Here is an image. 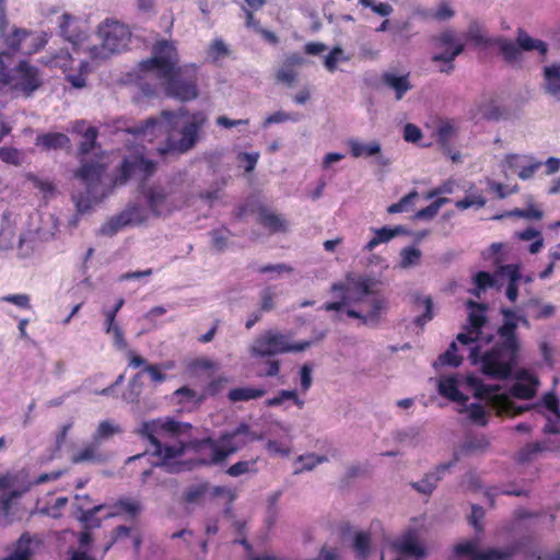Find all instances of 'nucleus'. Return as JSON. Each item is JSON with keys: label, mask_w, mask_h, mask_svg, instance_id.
<instances>
[{"label": "nucleus", "mask_w": 560, "mask_h": 560, "mask_svg": "<svg viewBox=\"0 0 560 560\" xmlns=\"http://www.w3.org/2000/svg\"><path fill=\"white\" fill-rule=\"evenodd\" d=\"M412 301L416 307V311L420 308L423 310L422 314L415 317L413 323L418 327H423L427 323H429L433 318V302L431 296L421 295L420 293L412 294Z\"/></svg>", "instance_id": "a878e982"}, {"label": "nucleus", "mask_w": 560, "mask_h": 560, "mask_svg": "<svg viewBox=\"0 0 560 560\" xmlns=\"http://www.w3.org/2000/svg\"><path fill=\"white\" fill-rule=\"evenodd\" d=\"M229 54V48L225 43L217 38L214 39L208 49V58L211 59L212 62H217L219 59L225 57Z\"/></svg>", "instance_id": "69168bd1"}, {"label": "nucleus", "mask_w": 560, "mask_h": 560, "mask_svg": "<svg viewBox=\"0 0 560 560\" xmlns=\"http://www.w3.org/2000/svg\"><path fill=\"white\" fill-rule=\"evenodd\" d=\"M417 198L418 192L416 190H412L406 196H404L398 202L392 203L387 208V212L390 214L408 212L415 206Z\"/></svg>", "instance_id": "de8ad7c7"}, {"label": "nucleus", "mask_w": 560, "mask_h": 560, "mask_svg": "<svg viewBox=\"0 0 560 560\" xmlns=\"http://www.w3.org/2000/svg\"><path fill=\"white\" fill-rule=\"evenodd\" d=\"M37 541L28 533H24L15 542L12 551L2 560H33Z\"/></svg>", "instance_id": "5701e85b"}, {"label": "nucleus", "mask_w": 560, "mask_h": 560, "mask_svg": "<svg viewBox=\"0 0 560 560\" xmlns=\"http://www.w3.org/2000/svg\"><path fill=\"white\" fill-rule=\"evenodd\" d=\"M139 195L153 217H166L179 209L183 202L179 185L174 180L143 183L139 186Z\"/></svg>", "instance_id": "0eeeda50"}, {"label": "nucleus", "mask_w": 560, "mask_h": 560, "mask_svg": "<svg viewBox=\"0 0 560 560\" xmlns=\"http://www.w3.org/2000/svg\"><path fill=\"white\" fill-rule=\"evenodd\" d=\"M156 171V162L145 158L143 154L135 153L122 158L117 166L113 185H125L130 179H136L143 184Z\"/></svg>", "instance_id": "2eb2a0df"}, {"label": "nucleus", "mask_w": 560, "mask_h": 560, "mask_svg": "<svg viewBox=\"0 0 560 560\" xmlns=\"http://www.w3.org/2000/svg\"><path fill=\"white\" fill-rule=\"evenodd\" d=\"M90 65L88 61L80 62V70L78 73H67L66 80L73 86L74 89H82L86 84V73L89 71Z\"/></svg>", "instance_id": "864d4df0"}, {"label": "nucleus", "mask_w": 560, "mask_h": 560, "mask_svg": "<svg viewBox=\"0 0 560 560\" xmlns=\"http://www.w3.org/2000/svg\"><path fill=\"white\" fill-rule=\"evenodd\" d=\"M257 271L259 273L270 275L269 279L275 280V279H278L283 273H291L293 271V268H292V266H290L288 264L280 262V264H275V265L268 264V265L260 266L257 269Z\"/></svg>", "instance_id": "603ef678"}, {"label": "nucleus", "mask_w": 560, "mask_h": 560, "mask_svg": "<svg viewBox=\"0 0 560 560\" xmlns=\"http://www.w3.org/2000/svg\"><path fill=\"white\" fill-rule=\"evenodd\" d=\"M539 412L547 411L546 424L542 431L545 433H559L560 432V401L553 392L546 393L540 402L536 406Z\"/></svg>", "instance_id": "6ab92c4d"}, {"label": "nucleus", "mask_w": 560, "mask_h": 560, "mask_svg": "<svg viewBox=\"0 0 560 560\" xmlns=\"http://www.w3.org/2000/svg\"><path fill=\"white\" fill-rule=\"evenodd\" d=\"M311 346V341L291 342L290 335L270 329L257 337L250 347L253 357H271L278 353L301 352Z\"/></svg>", "instance_id": "f8f14e48"}, {"label": "nucleus", "mask_w": 560, "mask_h": 560, "mask_svg": "<svg viewBox=\"0 0 560 560\" xmlns=\"http://www.w3.org/2000/svg\"><path fill=\"white\" fill-rule=\"evenodd\" d=\"M488 447V441L485 438H468L464 441L462 450L465 453L482 452Z\"/></svg>", "instance_id": "774afa93"}, {"label": "nucleus", "mask_w": 560, "mask_h": 560, "mask_svg": "<svg viewBox=\"0 0 560 560\" xmlns=\"http://www.w3.org/2000/svg\"><path fill=\"white\" fill-rule=\"evenodd\" d=\"M121 428L109 420L101 421L92 435V442L98 447L115 434L121 433Z\"/></svg>", "instance_id": "c9c22d12"}, {"label": "nucleus", "mask_w": 560, "mask_h": 560, "mask_svg": "<svg viewBox=\"0 0 560 560\" xmlns=\"http://www.w3.org/2000/svg\"><path fill=\"white\" fill-rule=\"evenodd\" d=\"M163 81V89L167 96L188 102L198 96L197 67L186 65L174 70L172 74L160 78Z\"/></svg>", "instance_id": "ddd939ff"}, {"label": "nucleus", "mask_w": 560, "mask_h": 560, "mask_svg": "<svg viewBox=\"0 0 560 560\" xmlns=\"http://www.w3.org/2000/svg\"><path fill=\"white\" fill-rule=\"evenodd\" d=\"M260 223L271 233L285 231V221L278 214L262 209L259 212Z\"/></svg>", "instance_id": "ea45409f"}, {"label": "nucleus", "mask_w": 560, "mask_h": 560, "mask_svg": "<svg viewBox=\"0 0 560 560\" xmlns=\"http://www.w3.org/2000/svg\"><path fill=\"white\" fill-rule=\"evenodd\" d=\"M298 79V72L295 69L282 63V66L276 72V80L279 83L285 85H292Z\"/></svg>", "instance_id": "338daca9"}, {"label": "nucleus", "mask_w": 560, "mask_h": 560, "mask_svg": "<svg viewBox=\"0 0 560 560\" xmlns=\"http://www.w3.org/2000/svg\"><path fill=\"white\" fill-rule=\"evenodd\" d=\"M395 548L402 555L413 556V557H422L424 556V550L418 542L416 536L412 533H407L402 535L395 541Z\"/></svg>", "instance_id": "7c9ffc66"}, {"label": "nucleus", "mask_w": 560, "mask_h": 560, "mask_svg": "<svg viewBox=\"0 0 560 560\" xmlns=\"http://www.w3.org/2000/svg\"><path fill=\"white\" fill-rule=\"evenodd\" d=\"M460 381L456 375L441 376L438 383L439 394L459 405V412L467 413L470 421L478 425H486L488 411L480 402H468L469 398L459 389Z\"/></svg>", "instance_id": "9d476101"}, {"label": "nucleus", "mask_w": 560, "mask_h": 560, "mask_svg": "<svg viewBox=\"0 0 560 560\" xmlns=\"http://www.w3.org/2000/svg\"><path fill=\"white\" fill-rule=\"evenodd\" d=\"M256 463V459L240 460L231 465L228 468L226 474L231 477H240L244 474H255L257 471Z\"/></svg>", "instance_id": "8fccbe9b"}, {"label": "nucleus", "mask_w": 560, "mask_h": 560, "mask_svg": "<svg viewBox=\"0 0 560 560\" xmlns=\"http://www.w3.org/2000/svg\"><path fill=\"white\" fill-rule=\"evenodd\" d=\"M463 362V355L458 354V347L456 341H452L447 350L439 355L434 362V368L452 366L457 368Z\"/></svg>", "instance_id": "e433bc0d"}, {"label": "nucleus", "mask_w": 560, "mask_h": 560, "mask_svg": "<svg viewBox=\"0 0 560 560\" xmlns=\"http://www.w3.org/2000/svg\"><path fill=\"white\" fill-rule=\"evenodd\" d=\"M516 43L522 51L537 50L539 55L546 56L548 52V45L544 40L530 37L524 30L518 28Z\"/></svg>", "instance_id": "473e14b6"}, {"label": "nucleus", "mask_w": 560, "mask_h": 560, "mask_svg": "<svg viewBox=\"0 0 560 560\" xmlns=\"http://www.w3.org/2000/svg\"><path fill=\"white\" fill-rule=\"evenodd\" d=\"M331 292L338 301L327 302L322 310L341 312L350 318L360 319L362 325L376 327L388 306L387 299L378 291V281L370 275L349 272L343 282H335Z\"/></svg>", "instance_id": "7ed1b4c3"}, {"label": "nucleus", "mask_w": 560, "mask_h": 560, "mask_svg": "<svg viewBox=\"0 0 560 560\" xmlns=\"http://www.w3.org/2000/svg\"><path fill=\"white\" fill-rule=\"evenodd\" d=\"M127 224L120 219V214L112 217L107 220L100 229V234L106 236H113L121 229L126 228Z\"/></svg>", "instance_id": "4d7b16f0"}, {"label": "nucleus", "mask_w": 560, "mask_h": 560, "mask_svg": "<svg viewBox=\"0 0 560 560\" xmlns=\"http://www.w3.org/2000/svg\"><path fill=\"white\" fill-rule=\"evenodd\" d=\"M148 374L150 380L154 384H162L166 381L167 376L158 364H148L140 372H138L135 377L131 380L129 386L131 388V395L137 398L140 395L141 388L138 385V381L144 375Z\"/></svg>", "instance_id": "b1692460"}, {"label": "nucleus", "mask_w": 560, "mask_h": 560, "mask_svg": "<svg viewBox=\"0 0 560 560\" xmlns=\"http://www.w3.org/2000/svg\"><path fill=\"white\" fill-rule=\"evenodd\" d=\"M458 460V456L455 454L454 459L439 464L434 467L433 470L427 472L423 478L419 481H413L410 483L413 490L423 495H431L435 490L439 481H441L445 475L451 470V468Z\"/></svg>", "instance_id": "f3484780"}, {"label": "nucleus", "mask_w": 560, "mask_h": 560, "mask_svg": "<svg viewBox=\"0 0 560 560\" xmlns=\"http://www.w3.org/2000/svg\"><path fill=\"white\" fill-rule=\"evenodd\" d=\"M468 324L456 336V341L469 347L468 358L472 365H479L485 375L493 378L506 380L513 376L517 365L520 342L516 336L517 311L502 307V325L498 328L499 341L491 349L482 350V346L492 340L491 336H485L482 328L487 324L486 304L472 300L466 303Z\"/></svg>", "instance_id": "f257e3e1"}, {"label": "nucleus", "mask_w": 560, "mask_h": 560, "mask_svg": "<svg viewBox=\"0 0 560 560\" xmlns=\"http://www.w3.org/2000/svg\"><path fill=\"white\" fill-rule=\"evenodd\" d=\"M529 160L530 155L508 154L504 159L503 167L517 173Z\"/></svg>", "instance_id": "0e129e2a"}, {"label": "nucleus", "mask_w": 560, "mask_h": 560, "mask_svg": "<svg viewBox=\"0 0 560 560\" xmlns=\"http://www.w3.org/2000/svg\"><path fill=\"white\" fill-rule=\"evenodd\" d=\"M279 294L277 285H267L259 292L260 310L262 312H270L276 307L275 300Z\"/></svg>", "instance_id": "a18cd8bd"}, {"label": "nucleus", "mask_w": 560, "mask_h": 560, "mask_svg": "<svg viewBox=\"0 0 560 560\" xmlns=\"http://www.w3.org/2000/svg\"><path fill=\"white\" fill-rule=\"evenodd\" d=\"M327 460L325 456H318L315 454H306L299 456L296 465L301 464V467H295L294 474H301L302 471L312 470L318 464Z\"/></svg>", "instance_id": "3c124183"}, {"label": "nucleus", "mask_w": 560, "mask_h": 560, "mask_svg": "<svg viewBox=\"0 0 560 560\" xmlns=\"http://www.w3.org/2000/svg\"><path fill=\"white\" fill-rule=\"evenodd\" d=\"M500 277L508 278V283H520L522 279L520 266L515 264L501 266L498 270V278Z\"/></svg>", "instance_id": "680f3d73"}, {"label": "nucleus", "mask_w": 560, "mask_h": 560, "mask_svg": "<svg viewBox=\"0 0 560 560\" xmlns=\"http://www.w3.org/2000/svg\"><path fill=\"white\" fill-rule=\"evenodd\" d=\"M348 57L343 56V49L339 46L334 47L324 59V66L329 72L337 69L339 61H347Z\"/></svg>", "instance_id": "13d9d810"}, {"label": "nucleus", "mask_w": 560, "mask_h": 560, "mask_svg": "<svg viewBox=\"0 0 560 560\" xmlns=\"http://www.w3.org/2000/svg\"><path fill=\"white\" fill-rule=\"evenodd\" d=\"M400 262L399 266L404 269H408L417 266L420 262L422 253L415 246H408L400 250Z\"/></svg>", "instance_id": "c03bdc74"}, {"label": "nucleus", "mask_w": 560, "mask_h": 560, "mask_svg": "<svg viewBox=\"0 0 560 560\" xmlns=\"http://www.w3.org/2000/svg\"><path fill=\"white\" fill-rule=\"evenodd\" d=\"M208 121L205 112L162 110L159 117L152 116L125 130L137 138L151 140L158 132H166L165 144L158 149L161 155L186 153L192 150L201 139L202 129Z\"/></svg>", "instance_id": "f03ea898"}, {"label": "nucleus", "mask_w": 560, "mask_h": 560, "mask_svg": "<svg viewBox=\"0 0 560 560\" xmlns=\"http://www.w3.org/2000/svg\"><path fill=\"white\" fill-rule=\"evenodd\" d=\"M59 30L60 35L72 45L74 52H88V47H90V45H85L84 43L86 34L78 28V22L72 15L68 13H63L61 15Z\"/></svg>", "instance_id": "a211bd4d"}, {"label": "nucleus", "mask_w": 560, "mask_h": 560, "mask_svg": "<svg viewBox=\"0 0 560 560\" xmlns=\"http://www.w3.org/2000/svg\"><path fill=\"white\" fill-rule=\"evenodd\" d=\"M474 288L469 291L472 295L480 299L481 294L490 288H500L498 273L493 275L488 271H478L472 277Z\"/></svg>", "instance_id": "bb28decb"}, {"label": "nucleus", "mask_w": 560, "mask_h": 560, "mask_svg": "<svg viewBox=\"0 0 560 560\" xmlns=\"http://www.w3.org/2000/svg\"><path fill=\"white\" fill-rule=\"evenodd\" d=\"M381 83L394 91L397 101H400L412 89L409 73L397 74L394 71H385L381 75Z\"/></svg>", "instance_id": "4be33fe9"}, {"label": "nucleus", "mask_w": 560, "mask_h": 560, "mask_svg": "<svg viewBox=\"0 0 560 560\" xmlns=\"http://www.w3.org/2000/svg\"><path fill=\"white\" fill-rule=\"evenodd\" d=\"M125 304V300L122 298L118 299L114 306L108 310H104L103 314L105 316V323H104V329L105 331H109V329H113V327L118 326L116 324V316L118 312L121 310V307Z\"/></svg>", "instance_id": "bf43d9fd"}, {"label": "nucleus", "mask_w": 560, "mask_h": 560, "mask_svg": "<svg viewBox=\"0 0 560 560\" xmlns=\"http://www.w3.org/2000/svg\"><path fill=\"white\" fill-rule=\"evenodd\" d=\"M0 83L28 97L38 90L42 80L38 69L23 60L12 70L0 66Z\"/></svg>", "instance_id": "4468645a"}, {"label": "nucleus", "mask_w": 560, "mask_h": 560, "mask_svg": "<svg viewBox=\"0 0 560 560\" xmlns=\"http://www.w3.org/2000/svg\"><path fill=\"white\" fill-rule=\"evenodd\" d=\"M348 147L350 149L351 156L359 158H372L376 156L382 152V147L377 141L361 142L358 139H349Z\"/></svg>", "instance_id": "cd10ccee"}, {"label": "nucleus", "mask_w": 560, "mask_h": 560, "mask_svg": "<svg viewBox=\"0 0 560 560\" xmlns=\"http://www.w3.org/2000/svg\"><path fill=\"white\" fill-rule=\"evenodd\" d=\"M97 36L101 44L88 47V54L93 61H103L114 54L126 50L131 33L125 24L106 20L98 26Z\"/></svg>", "instance_id": "6e6552de"}, {"label": "nucleus", "mask_w": 560, "mask_h": 560, "mask_svg": "<svg viewBox=\"0 0 560 560\" xmlns=\"http://www.w3.org/2000/svg\"><path fill=\"white\" fill-rule=\"evenodd\" d=\"M262 439L261 434L252 431L247 423L242 422L232 430L221 432L218 439L207 438L200 441L199 462L207 466L221 464L249 443Z\"/></svg>", "instance_id": "423d86ee"}, {"label": "nucleus", "mask_w": 560, "mask_h": 560, "mask_svg": "<svg viewBox=\"0 0 560 560\" xmlns=\"http://www.w3.org/2000/svg\"><path fill=\"white\" fill-rule=\"evenodd\" d=\"M446 202H448L447 198H439L438 200L433 201L429 206L418 210L416 212V218L419 220L433 219L438 214L441 207Z\"/></svg>", "instance_id": "6e6d98bb"}, {"label": "nucleus", "mask_w": 560, "mask_h": 560, "mask_svg": "<svg viewBox=\"0 0 560 560\" xmlns=\"http://www.w3.org/2000/svg\"><path fill=\"white\" fill-rule=\"evenodd\" d=\"M491 47H497L506 62H516L521 59V50L517 43L498 36L492 38Z\"/></svg>", "instance_id": "c756f323"}, {"label": "nucleus", "mask_w": 560, "mask_h": 560, "mask_svg": "<svg viewBox=\"0 0 560 560\" xmlns=\"http://www.w3.org/2000/svg\"><path fill=\"white\" fill-rule=\"evenodd\" d=\"M183 427L188 429L190 424L178 422L172 418H159L142 421L135 430V433L151 444V454L156 458V462L153 463L154 466L165 467L168 472L177 474L191 469L189 463L178 460L185 452V445L182 442L171 445L164 443V440L168 435L184 432L182 430Z\"/></svg>", "instance_id": "20e7f679"}, {"label": "nucleus", "mask_w": 560, "mask_h": 560, "mask_svg": "<svg viewBox=\"0 0 560 560\" xmlns=\"http://www.w3.org/2000/svg\"><path fill=\"white\" fill-rule=\"evenodd\" d=\"M120 219L129 225H139L145 222L151 214L148 207L142 202L129 203L120 213Z\"/></svg>", "instance_id": "393cba45"}, {"label": "nucleus", "mask_w": 560, "mask_h": 560, "mask_svg": "<svg viewBox=\"0 0 560 560\" xmlns=\"http://www.w3.org/2000/svg\"><path fill=\"white\" fill-rule=\"evenodd\" d=\"M545 90L552 96L560 95V62L544 68Z\"/></svg>", "instance_id": "2f4dec72"}, {"label": "nucleus", "mask_w": 560, "mask_h": 560, "mask_svg": "<svg viewBox=\"0 0 560 560\" xmlns=\"http://www.w3.org/2000/svg\"><path fill=\"white\" fill-rule=\"evenodd\" d=\"M9 24L0 28V66L3 65V57H11L18 52L22 54L23 43L30 36V30L12 26Z\"/></svg>", "instance_id": "dca6fc26"}, {"label": "nucleus", "mask_w": 560, "mask_h": 560, "mask_svg": "<svg viewBox=\"0 0 560 560\" xmlns=\"http://www.w3.org/2000/svg\"><path fill=\"white\" fill-rule=\"evenodd\" d=\"M443 50L432 56L433 62H453L464 51V45L458 44L455 47H442Z\"/></svg>", "instance_id": "5fc2aeb1"}, {"label": "nucleus", "mask_w": 560, "mask_h": 560, "mask_svg": "<svg viewBox=\"0 0 560 560\" xmlns=\"http://www.w3.org/2000/svg\"><path fill=\"white\" fill-rule=\"evenodd\" d=\"M301 118L302 116L299 113H287L283 110H278L266 117L262 122V128H268L270 125L282 124L287 121L298 122L301 120Z\"/></svg>", "instance_id": "09e8293b"}, {"label": "nucleus", "mask_w": 560, "mask_h": 560, "mask_svg": "<svg viewBox=\"0 0 560 560\" xmlns=\"http://www.w3.org/2000/svg\"><path fill=\"white\" fill-rule=\"evenodd\" d=\"M353 549L360 560L366 559L371 549V539L368 533L358 532L353 538Z\"/></svg>", "instance_id": "37998d69"}, {"label": "nucleus", "mask_w": 560, "mask_h": 560, "mask_svg": "<svg viewBox=\"0 0 560 560\" xmlns=\"http://www.w3.org/2000/svg\"><path fill=\"white\" fill-rule=\"evenodd\" d=\"M373 237L363 246L364 252H373L378 245L387 244L393 238L408 233L402 225L383 226L380 229L372 228Z\"/></svg>", "instance_id": "412c9836"}, {"label": "nucleus", "mask_w": 560, "mask_h": 560, "mask_svg": "<svg viewBox=\"0 0 560 560\" xmlns=\"http://www.w3.org/2000/svg\"><path fill=\"white\" fill-rule=\"evenodd\" d=\"M71 462L73 464H81V463H102L103 457L102 454L98 452V446L94 445L93 442H91L88 446H85L80 452L75 453L71 457Z\"/></svg>", "instance_id": "a19ab883"}, {"label": "nucleus", "mask_w": 560, "mask_h": 560, "mask_svg": "<svg viewBox=\"0 0 560 560\" xmlns=\"http://www.w3.org/2000/svg\"><path fill=\"white\" fill-rule=\"evenodd\" d=\"M547 447L539 442L526 444L516 453V460L520 464H526L535 459L538 454L544 452Z\"/></svg>", "instance_id": "79ce46f5"}, {"label": "nucleus", "mask_w": 560, "mask_h": 560, "mask_svg": "<svg viewBox=\"0 0 560 560\" xmlns=\"http://www.w3.org/2000/svg\"><path fill=\"white\" fill-rule=\"evenodd\" d=\"M70 143V139L62 132H46L37 136L35 144L43 150L63 149Z\"/></svg>", "instance_id": "c85d7f7f"}, {"label": "nucleus", "mask_w": 560, "mask_h": 560, "mask_svg": "<svg viewBox=\"0 0 560 560\" xmlns=\"http://www.w3.org/2000/svg\"><path fill=\"white\" fill-rule=\"evenodd\" d=\"M487 203V199L481 194L468 192L463 199L455 202V207L459 210L475 208L479 210Z\"/></svg>", "instance_id": "49530a36"}, {"label": "nucleus", "mask_w": 560, "mask_h": 560, "mask_svg": "<svg viewBox=\"0 0 560 560\" xmlns=\"http://www.w3.org/2000/svg\"><path fill=\"white\" fill-rule=\"evenodd\" d=\"M538 380L535 375L521 371L510 388L512 396L521 399H530L536 394Z\"/></svg>", "instance_id": "aec40b11"}, {"label": "nucleus", "mask_w": 560, "mask_h": 560, "mask_svg": "<svg viewBox=\"0 0 560 560\" xmlns=\"http://www.w3.org/2000/svg\"><path fill=\"white\" fill-rule=\"evenodd\" d=\"M114 508L115 514H126L129 518H136L142 511L140 501L128 497L118 499Z\"/></svg>", "instance_id": "4c0bfd02"}, {"label": "nucleus", "mask_w": 560, "mask_h": 560, "mask_svg": "<svg viewBox=\"0 0 560 560\" xmlns=\"http://www.w3.org/2000/svg\"><path fill=\"white\" fill-rule=\"evenodd\" d=\"M72 61H73V59H72V56L69 52V50L61 49L60 51H58L56 55H54L51 57V59L49 60V65L51 67L60 68L63 71H67L68 69L71 68Z\"/></svg>", "instance_id": "052dcab7"}, {"label": "nucleus", "mask_w": 560, "mask_h": 560, "mask_svg": "<svg viewBox=\"0 0 560 560\" xmlns=\"http://www.w3.org/2000/svg\"><path fill=\"white\" fill-rule=\"evenodd\" d=\"M131 538L133 548L138 551L141 546V537L139 534H132V528L126 525L117 526L113 532L112 541L105 547V552L109 550L114 542Z\"/></svg>", "instance_id": "58836bf2"}, {"label": "nucleus", "mask_w": 560, "mask_h": 560, "mask_svg": "<svg viewBox=\"0 0 560 560\" xmlns=\"http://www.w3.org/2000/svg\"><path fill=\"white\" fill-rule=\"evenodd\" d=\"M49 35L47 32L40 31H30V36H27V39L23 43L22 46V54L23 55H34L42 50L48 43Z\"/></svg>", "instance_id": "72a5a7b5"}, {"label": "nucleus", "mask_w": 560, "mask_h": 560, "mask_svg": "<svg viewBox=\"0 0 560 560\" xmlns=\"http://www.w3.org/2000/svg\"><path fill=\"white\" fill-rule=\"evenodd\" d=\"M530 544V537L524 536L513 540L504 548L479 550L478 541L467 540L454 547L451 560H511Z\"/></svg>", "instance_id": "1a4fd4ad"}, {"label": "nucleus", "mask_w": 560, "mask_h": 560, "mask_svg": "<svg viewBox=\"0 0 560 560\" xmlns=\"http://www.w3.org/2000/svg\"><path fill=\"white\" fill-rule=\"evenodd\" d=\"M97 137V128L89 126L78 149L80 167L74 172V176L85 186V192L75 198L77 210L80 213L88 212L93 205L103 201L110 191V186L103 179L105 164L98 160L88 161L86 159L89 154L101 148Z\"/></svg>", "instance_id": "39448f33"}, {"label": "nucleus", "mask_w": 560, "mask_h": 560, "mask_svg": "<svg viewBox=\"0 0 560 560\" xmlns=\"http://www.w3.org/2000/svg\"><path fill=\"white\" fill-rule=\"evenodd\" d=\"M179 56L174 40L160 39L152 47V56L139 63V69L143 73L154 72L160 79L172 74L178 66Z\"/></svg>", "instance_id": "9b49d317"}, {"label": "nucleus", "mask_w": 560, "mask_h": 560, "mask_svg": "<svg viewBox=\"0 0 560 560\" xmlns=\"http://www.w3.org/2000/svg\"><path fill=\"white\" fill-rule=\"evenodd\" d=\"M266 394V389L262 387H235L229 390L228 398L232 402L249 401L262 397Z\"/></svg>", "instance_id": "f704fd0d"}, {"label": "nucleus", "mask_w": 560, "mask_h": 560, "mask_svg": "<svg viewBox=\"0 0 560 560\" xmlns=\"http://www.w3.org/2000/svg\"><path fill=\"white\" fill-rule=\"evenodd\" d=\"M0 160L7 164L18 166L22 163V153L16 148L1 147L0 148Z\"/></svg>", "instance_id": "e2e57ef3"}]
</instances>
